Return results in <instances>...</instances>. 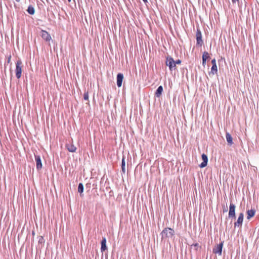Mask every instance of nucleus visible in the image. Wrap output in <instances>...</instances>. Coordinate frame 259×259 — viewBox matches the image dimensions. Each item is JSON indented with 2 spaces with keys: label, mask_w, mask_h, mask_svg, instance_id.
Segmentation results:
<instances>
[{
  "label": "nucleus",
  "mask_w": 259,
  "mask_h": 259,
  "mask_svg": "<svg viewBox=\"0 0 259 259\" xmlns=\"http://www.w3.org/2000/svg\"><path fill=\"white\" fill-rule=\"evenodd\" d=\"M165 64L166 65L169 67V69L170 71H172L176 69L175 60L171 56H167L166 57Z\"/></svg>",
  "instance_id": "nucleus-1"
},
{
  "label": "nucleus",
  "mask_w": 259,
  "mask_h": 259,
  "mask_svg": "<svg viewBox=\"0 0 259 259\" xmlns=\"http://www.w3.org/2000/svg\"><path fill=\"white\" fill-rule=\"evenodd\" d=\"M175 233V231L172 229L170 228H166L163 230L161 233L162 239L171 237Z\"/></svg>",
  "instance_id": "nucleus-2"
},
{
  "label": "nucleus",
  "mask_w": 259,
  "mask_h": 259,
  "mask_svg": "<svg viewBox=\"0 0 259 259\" xmlns=\"http://www.w3.org/2000/svg\"><path fill=\"white\" fill-rule=\"evenodd\" d=\"M22 68V62L21 60L19 59L16 63V76L18 79H19L21 76Z\"/></svg>",
  "instance_id": "nucleus-3"
},
{
  "label": "nucleus",
  "mask_w": 259,
  "mask_h": 259,
  "mask_svg": "<svg viewBox=\"0 0 259 259\" xmlns=\"http://www.w3.org/2000/svg\"><path fill=\"white\" fill-rule=\"evenodd\" d=\"M196 37L197 45L202 46V45L203 44V42L202 39L201 32L199 28H197Z\"/></svg>",
  "instance_id": "nucleus-4"
},
{
  "label": "nucleus",
  "mask_w": 259,
  "mask_h": 259,
  "mask_svg": "<svg viewBox=\"0 0 259 259\" xmlns=\"http://www.w3.org/2000/svg\"><path fill=\"white\" fill-rule=\"evenodd\" d=\"M235 208L236 206L235 204L233 203H230L229 206V211L228 214V218L230 219H235Z\"/></svg>",
  "instance_id": "nucleus-5"
},
{
  "label": "nucleus",
  "mask_w": 259,
  "mask_h": 259,
  "mask_svg": "<svg viewBox=\"0 0 259 259\" xmlns=\"http://www.w3.org/2000/svg\"><path fill=\"white\" fill-rule=\"evenodd\" d=\"M244 219V214L241 212L239 214L238 218L236 222L234 223V227H241L243 224Z\"/></svg>",
  "instance_id": "nucleus-6"
},
{
  "label": "nucleus",
  "mask_w": 259,
  "mask_h": 259,
  "mask_svg": "<svg viewBox=\"0 0 259 259\" xmlns=\"http://www.w3.org/2000/svg\"><path fill=\"white\" fill-rule=\"evenodd\" d=\"M223 246V242H221L213 247V252L215 254H218L220 255H221L222 253Z\"/></svg>",
  "instance_id": "nucleus-7"
},
{
  "label": "nucleus",
  "mask_w": 259,
  "mask_h": 259,
  "mask_svg": "<svg viewBox=\"0 0 259 259\" xmlns=\"http://www.w3.org/2000/svg\"><path fill=\"white\" fill-rule=\"evenodd\" d=\"M35 159L36 161V169L39 170L42 168V163L40 156L38 155H35Z\"/></svg>",
  "instance_id": "nucleus-8"
},
{
  "label": "nucleus",
  "mask_w": 259,
  "mask_h": 259,
  "mask_svg": "<svg viewBox=\"0 0 259 259\" xmlns=\"http://www.w3.org/2000/svg\"><path fill=\"white\" fill-rule=\"evenodd\" d=\"M41 36L44 40L47 41H49L51 39V37L50 34L45 30H41Z\"/></svg>",
  "instance_id": "nucleus-9"
},
{
  "label": "nucleus",
  "mask_w": 259,
  "mask_h": 259,
  "mask_svg": "<svg viewBox=\"0 0 259 259\" xmlns=\"http://www.w3.org/2000/svg\"><path fill=\"white\" fill-rule=\"evenodd\" d=\"M117 85L118 88L121 87L122 85V81L123 79V75L121 73H118L117 75Z\"/></svg>",
  "instance_id": "nucleus-10"
},
{
  "label": "nucleus",
  "mask_w": 259,
  "mask_h": 259,
  "mask_svg": "<svg viewBox=\"0 0 259 259\" xmlns=\"http://www.w3.org/2000/svg\"><path fill=\"white\" fill-rule=\"evenodd\" d=\"M203 161L199 165L200 167L203 168L207 165L208 162L207 156L205 154H202L201 155Z\"/></svg>",
  "instance_id": "nucleus-11"
},
{
  "label": "nucleus",
  "mask_w": 259,
  "mask_h": 259,
  "mask_svg": "<svg viewBox=\"0 0 259 259\" xmlns=\"http://www.w3.org/2000/svg\"><path fill=\"white\" fill-rule=\"evenodd\" d=\"M101 251L103 252V251H104L105 250L107 249V247L106 246V239L105 237L103 238V239L101 241Z\"/></svg>",
  "instance_id": "nucleus-12"
},
{
  "label": "nucleus",
  "mask_w": 259,
  "mask_h": 259,
  "mask_svg": "<svg viewBox=\"0 0 259 259\" xmlns=\"http://www.w3.org/2000/svg\"><path fill=\"white\" fill-rule=\"evenodd\" d=\"M66 147L67 150L70 152H74L76 151V147L72 144H66Z\"/></svg>",
  "instance_id": "nucleus-13"
},
{
  "label": "nucleus",
  "mask_w": 259,
  "mask_h": 259,
  "mask_svg": "<svg viewBox=\"0 0 259 259\" xmlns=\"http://www.w3.org/2000/svg\"><path fill=\"white\" fill-rule=\"evenodd\" d=\"M255 213V211L254 209H251L250 210H248L247 211V219L248 220L250 219L251 218H252L254 215Z\"/></svg>",
  "instance_id": "nucleus-14"
},
{
  "label": "nucleus",
  "mask_w": 259,
  "mask_h": 259,
  "mask_svg": "<svg viewBox=\"0 0 259 259\" xmlns=\"http://www.w3.org/2000/svg\"><path fill=\"white\" fill-rule=\"evenodd\" d=\"M163 92V87L162 85H160L157 89L156 92L155 93V96L157 97H159Z\"/></svg>",
  "instance_id": "nucleus-15"
},
{
  "label": "nucleus",
  "mask_w": 259,
  "mask_h": 259,
  "mask_svg": "<svg viewBox=\"0 0 259 259\" xmlns=\"http://www.w3.org/2000/svg\"><path fill=\"white\" fill-rule=\"evenodd\" d=\"M226 138L229 145L230 146L232 145L233 144V139L231 135L229 133H227L226 134Z\"/></svg>",
  "instance_id": "nucleus-16"
},
{
  "label": "nucleus",
  "mask_w": 259,
  "mask_h": 259,
  "mask_svg": "<svg viewBox=\"0 0 259 259\" xmlns=\"http://www.w3.org/2000/svg\"><path fill=\"white\" fill-rule=\"evenodd\" d=\"M191 248L196 252L201 248V246L198 243H194L191 245Z\"/></svg>",
  "instance_id": "nucleus-17"
},
{
  "label": "nucleus",
  "mask_w": 259,
  "mask_h": 259,
  "mask_svg": "<svg viewBox=\"0 0 259 259\" xmlns=\"http://www.w3.org/2000/svg\"><path fill=\"white\" fill-rule=\"evenodd\" d=\"M27 11L30 15H33L34 14V13H35L34 8L31 5H29L28 6V9L27 10Z\"/></svg>",
  "instance_id": "nucleus-18"
},
{
  "label": "nucleus",
  "mask_w": 259,
  "mask_h": 259,
  "mask_svg": "<svg viewBox=\"0 0 259 259\" xmlns=\"http://www.w3.org/2000/svg\"><path fill=\"white\" fill-rule=\"evenodd\" d=\"M209 55L208 52H204L202 55V60H206L209 58Z\"/></svg>",
  "instance_id": "nucleus-19"
},
{
  "label": "nucleus",
  "mask_w": 259,
  "mask_h": 259,
  "mask_svg": "<svg viewBox=\"0 0 259 259\" xmlns=\"http://www.w3.org/2000/svg\"><path fill=\"white\" fill-rule=\"evenodd\" d=\"M217 71H218L217 66L214 65H212V67L211 68V72L213 74H214L217 73Z\"/></svg>",
  "instance_id": "nucleus-20"
},
{
  "label": "nucleus",
  "mask_w": 259,
  "mask_h": 259,
  "mask_svg": "<svg viewBox=\"0 0 259 259\" xmlns=\"http://www.w3.org/2000/svg\"><path fill=\"white\" fill-rule=\"evenodd\" d=\"M83 185L82 183H80L78 186V191L80 194L83 192Z\"/></svg>",
  "instance_id": "nucleus-21"
},
{
  "label": "nucleus",
  "mask_w": 259,
  "mask_h": 259,
  "mask_svg": "<svg viewBox=\"0 0 259 259\" xmlns=\"http://www.w3.org/2000/svg\"><path fill=\"white\" fill-rule=\"evenodd\" d=\"M38 243L43 244L45 243V239L42 236H39L38 239Z\"/></svg>",
  "instance_id": "nucleus-22"
},
{
  "label": "nucleus",
  "mask_w": 259,
  "mask_h": 259,
  "mask_svg": "<svg viewBox=\"0 0 259 259\" xmlns=\"http://www.w3.org/2000/svg\"><path fill=\"white\" fill-rule=\"evenodd\" d=\"M83 99L84 100H89V94L88 92H85L83 95Z\"/></svg>",
  "instance_id": "nucleus-23"
},
{
  "label": "nucleus",
  "mask_w": 259,
  "mask_h": 259,
  "mask_svg": "<svg viewBox=\"0 0 259 259\" xmlns=\"http://www.w3.org/2000/svg\"><path fill=\"white\" fill-rule=\"evenodd\" d=\"M125 157L124 156H123L121 161V167H125Z\"/></svg>",
  "instance_id": "nucleus-24"
},
{
  "label": "nucleus",
  "mask_w": 259,
  "mask_h": 259,
  "mask_svg": "<svg viewBox=\"0 0 259 259\" xmlns=\"http://www.w3.org/2000/svg\"><path fill=\"white\" fill-rule=\"evenodd\" d=\"M175 65L176 66V64H180L181 63V60L180 59H178L176 61H175Z\"/></svg>",
  "instance_id": "nucleus-25"
},
{
  "label": "nucleus",
  "mask_w": 259,
  "mask_h": 259,
  "mask_svg": "<svg viewBox=\"0 0 259 259\" xmlns=\"http://www.w3.org/2000/svg\"><path fill=\"white\" fill-rule=\"evenodd\" d=\"M211 63H212V65H217L216 61H215V59H213V60H211Z\"/></svg>",
  "instance_id": "nucleus-26"
},
{
  "label": "nucleus",
  "mask_w": 259,
  "mask_h": 259,
  "mask_svg": "<svg viewBox=\"0 0 259 259\" xmlns=\"http://www.w3.org/2000/svg\"><path fill=\"white\" fill-rule=\"evenodd\" d=\"M122 171L123 173H125V167H121Z\"/></svg>",
  "instance_id": "nucleus-27"
},
{
  "label": "nucleus",
  "mask_w": 259,
  "mask_h": 259,
  "mask_svg": "<svg viewBox=\"0 0 259 259\" xmlns=\"http://www.w3.org/2000/svg\"><path fill=\"white\" fill-rule=\"evenodd\" d=\"M11 56H9V57H8V63H10V61H11Z\"/></svg>",
  "instance_id": "nucleus-28"
},
{
  "label": "nucleus",
  "mask_w": 259,
  "mask_h": 259,
  "mask_svg": "<svg viewBox=\"0 0 259 259\" xmlns=\"http://www.w3.org/2000/svg\"><path fill=\"white\" fill-rule=\"evenodd\" d=\"M205 64H206V60H202L203 66H205Z\"/></svg>",
  "instance_id": "nucleus-29"
},
{
  "label": "nucleus",
  "mask_w": 259,
  "mask_h": 259,
  "mask_svg": "<svg viewBox=\"0 0 259 259\" xmlns=\"http://www.w3.org/2000/svg\"><path fill=\"white\" fill-rule=\"evenodd\" d=\"M239 0H232V3L233 4H234L236 2L238 1Z\"/></svg>",
  "instance_id": "nucleus-30"
},
{
  "label": "nucleus",
  "mask_w": 259,
  "mask_h": 259,
  "mask_svg": "<svg viewBox=\"0 0 259 259\" xmlns=\"http://www.w3.org/2000/svg\"><path fill=\"white\" fill-rule=\"evenodd\" d=\"M143 1L145 4L148 3V0H143Z\"/></svg>",
  "instance_id": "nucleus-31"
},
{
  "label": "nucleus",
  "mask_w": 259,
  "mask_h": 259,
  "mask_svg": "<svg viewBox=\"0 0 259 259\" xmlns=\"http://www.w3.org/2000/svg\"><path fill=\"white\" fill-rule=\"evenodd\" d=\"M17 2H19L20 0H15Z\"/></svg>",
  "instance_id": "nucleus-32"
},
{
  "label": "nucleus",
  "mask_w": 259,
  "mask_h": 259,
  "mask_svg": "<svg viewBox=\"0 0 259 259\" xmlns=\"http://www.w3.org/2000/svg\"><path fill=\"white\" fill-rule=\"evenodd\" d=\"M227 211V209H224V211Z\"/></svg>",
  "instance_id": "nucleus-33"
},
{
  "label": "nucleus",
  "mask_w": 259,
  "mask_h": 259,
  "mask_svg": "<svg viewBox=\"0 0 259 259\" xmlns=\"http://www.w3.org/2000/svg\"><path fill=\"white\" fill-rule=\"evenodd\" d=\"M227 211V209H224V211Z\"/></svg>",
  "instance_id": "nucleus-34"
},
{
  "label": "nucleus",
  "mask_w": 259,
  "mask_h": 259,
  "mask_svg": "<svg viewBox=\"0 0 259 259\" xmlns=\"http://www.w3.org/2000/svg\"><path fill=\"white\" fill-rule=\"evenodd\" d=\"M32 235H34V232L33 231L32 232Z\"/></svg>",
  "instance_id": "nucleus-35"
},
{
  "label": "nucleus",
  "mask_w": 259,
  "mask_h": 259,
  "mask_svg": "<svg viewBox=\"0 0 259 259\" xmlns=\"http://www.w3.org/2000/svg\"><path fill=\"white\" fill-rule=\"evenodd\" d=\"M71 0H68V2H70Z\"/></svg>",
  "instance_id": "nucleus-36"
},
{
  "label": "nucleus",
  "mask_w": 259,
  "mask_h": 259,
  "mask_svg": "<svg viewBox=\"0 0 259 259\" xmlns=\"http://www.w3.org/2000/svg\"><path fill=\"white\" fill-rule=\"evenodd\" d=\"M235 259H236V258H235Z\"/></svg>",
  "instance_id": "nucleus-37"
}]
</instances>
